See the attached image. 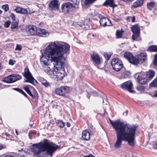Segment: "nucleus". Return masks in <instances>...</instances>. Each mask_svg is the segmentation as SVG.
<instances>
[{
	"mask_svg": "<svg viewBox=\"0 0 157 157\" xmlns=\"http://www.w3.org/2000/svg\"><path fill=\"white\" fill-rule=\"evenodd\" d=\"M70 46L59 41L49 43L43 51L40 64L45 72L56 80H61L65 76L64 66L69 53Z\"/></svg>",
	"mask_w": 157,
	"mask_h": 157,
	"instance_id": "f257e3e1",
	"label": "nucleus"
},
{
	"mask_svg": "<svg viewBox=\"0 0 157 157\" xmlns=\"http://www.w3.org/2000/svg\"><path fill=\"white\" fill-rule=\"evenodd\" d=\"M110 123L116 131L117 139L114 144L115 148L120 147L123 141H127L131 146L135 144V137L137 126L131 124L117 119L112 121L109 119Z\"/></svg>",
	"mask_w": 157,
	"mask_h": 157,
	"instance_id": "f03ea898",
	"label": "nucleus"
},
{
	"mask_svg": "<svg viewBox=\"0 0 157 157\" xmlns=\"http://www.w3.org/2000/svg\"><path fill=\"white\" fill-rule=\"evenodd\" d=\"M60 147L49 140L44 139L43 142L33 144L30 146V148L31 151L36 156H39L40 153L44 151H46L48 155L52 156V153Z\"/></svg>",
	"mask_w": 157,
	"mask_h": 157,
	"instance_id": "7ed1b4c3",
	"label": "nucleus"
},
{
	"mask_svg": "<svg viewBox=\"0 0 157 157\" xmlns=\"http://www.w3.org/2000/svg\"><path fill=\"white\" fill-rule=\"evenodd\" d=\"M111 64L113 69L116 71H118L122 68L123 65L121 60L118 58L113 59Z\"/></svg>",
	"mask_w": 157,
	"mask_h": 157,
	"instance_id": "20e7f679",
	"label": "nucleus"
},
{
	"mask_svg": "<svg viewBox=\"0 0 157 157\" xmlns=\"http://www.w3.org/2000/svg\"><path fill=\"white\" fill-rule=\"evenodd\" d=\"M21 78L19 75L12 74L5 77L2 81L7 83H10L14 82Z\"/></svg>",
	"mask_w": 157,
	"mask_h": 157,
	"instance_id": "39448f33",
	"label": "nucleus"
},
{
	"mask_svg": "<svg viewBox=\"0 0 157 157\" xmlns=\"http://www.w3.org/2000/svg\"><path fill=\"white\" fill-rule=\"evenodd\" d=\"M70 91V87L67 86H62L59 88L56 89L55 92L57 95L66 97L65 94L69 92Z\"/></svg>",
	"mask_w": 157,
	"mask_h": 157,
	"instance_id": "423d86ee",
	"label": "nucleus"
},
{
	"mask_svg": "<svg viewBox=\"0 0 157 157\" xmlns=\"http://www.w3.org/2000/svg\"><path fill=\"white\" fill-rule=\"evenodd\" d=\"M131 31L133 33L132 36V40L135 41L137 40L140 36V28L137 25H133L132 27Z\"/></svg>",
	"mask_w": 157,
	"mask_h": 157,
	"instance_id": "0eeeda50",
	"label": "nucleus"
},
{
	"mask_svg": "<svg viewBox=\"0 0 157 157\" xmlns=\"http://www.w3.org/2000/svg\"><path fill=\"white\" fill-rule=\"evenodd\" d=\"M23 75L26 78V80L24 81V82H29L33 85L35 79L30 72L28 68H26L25 69Z\"/></svg>",
	"mask_w": 157,
	"mask_h": 157,
	"instance_id": "6e6552de",
	"label": "nucleus"
},
{
	"mask_svg": "<svg viewBox=\"0 0 157 157\" xmlns=\"http://www.w3.org/2000/svg\"><path fill=\"white\" fill-rule=\"evenodd\" d=\"M121 87L123 89L127 90L130 93L134 92L133 90V84L131 81L129 80L123 83Z\"/></svg>",
	"mask_w": 157,
	"mask_h": 157,
	"instance_id": "1a4fd4ad",
	"label": "nucleus"
},
{
	"mask_svg": "<svg viewBox=\"0 0 157 157\" xmlns=\"http://www.w3.org/2000/svg\"><path fill=\"white\" fill-rule=\"evenodd\" d=\"M59 4L58 0H52L48 4V7L51 10L58 11Z\"/></svg>",
	"mask_w": 157,
	"mask_h": 157,
	"instance_id": "9d476101",
	"label": "nucleus"
},
{
	"mask_svg": "<svg viewBox=\"0 0 157 157\" xmlns=\"http://www.w3.org/2000/svg\"><path fill=\"white\" fill-rule=\"evenodd\" d=\"M146 58V54L144 53H141L134 57L133 64L138 65L141 61H144Z\"/></svg>",
	"mask_w": 157,
	"mask_h": 157,
	"instance_id": "9b49d317",
	"label": "nucleus"
},
{
	"mask_svg": "<svg viewBox=\"0 0 157 157\" xmlns=\"http://www.w3.org/2000/svg\"><path fill=\"white\" fill-rule=\"evenodd\" d=\"M91 58L95 65L101 64L102 59L97 53H93L91 55Z\"/></svg>",
	"mask_w": 157,
	"mask_h": 157,
	"instance_id": "f8f14e48",
	"label": "nucleus"
},
{
	"mask_svg": "<svg viewBox=\"0 0 157 157\" xmlns=\"http://www.w3.org/2000/svg\"><path fill=\"white\" fill-rule=\"evenodd\" d=\"M147 50L149 52H157V46L151 45L148 48ZM153 63L154 65H157V53L154 56Z\"/></svg>",
	"mask_w": 157,
	"mask_h": 157,
	"instance_id": "ddd939ff",
	"label": "nucleus"
},
{
	"mask_svg": "<svg viewBox=\"0 0 157 157\" xmlns=\"http://www.w3.org/2000/svg\"><path fill=\"white\" fill-rule=\"evenodd\" d=\"M38 28L36 26L30 25L26 28V30L27 33L32 35H36Z\"/></svg>",
	"mask_w": 157,
	"mask_h": 157,
	"instance_id": "4468645a",
	"label": "nucleus"
},
{
	"mask_svg": "<svg viewBox=\"0 0 157 157\" xmlns=\"http://www.w3.org/2000/svg\"><path fill=\"white\" fill-rule=\"evenodd\" d=\"M99 22L100 25L104 27L110 26L112 25L110 21L106 17H101L100 19Z\"/></svg>",
	"mask_w": 157,
	"mask_h": 157,
	"instance_id": "2eb2a0df",
	"label": "nucleus"
},
{
	"mask_svg": "<svg viewBox=\"0 0 157 157\" xmlns=\"http://www.w3.org/2000/svg\"><path fill=\"white\" fill-rule=\"evenodd\" d=\"M73 7L72 4L70 3H64L62 5L61 9L63 12L67 13L70 11Z\"/></svg>",
	"mask_w": 157,
	"mask_h": 157,
	"instance_id": "dca6fc26",
	"label": "nucleus"
},
{
	"mask_svg": "<svg viewBox=\"0 0 157 157\" xmlns=\"http://www.w3.org/2000/svg\"><path fill=\"white\" fill-rule=\"evenodd\" d=\"M36 35L43 37H46L48 36L49 33L45 30L38 28Z\"/></svg>",
	"mask_w": 157,
	"mask_h": 157,
	"instance_id": "f3484780",
	"label": "nucleus"
},
{
	"mask_svg": "<svg viewBox=\"0 0 157 157\" xmlns=\"http://www.w3.org/2000/svg\"><path fill=\"white\" fill-rule=\"evenodd\" d=\"M137 80L140 84L144 85L148 81L146 76L145 75H140L137 77Z\"/></svg>",
	"mask_w": 157,
	"mask_h": 157,
	"instance_id": "a211bd4d",
	"label": "nucleus"
},
{
	"mask_svg": "<svg viewBox=\"0 0 157 157\" xmlns=\"http://www.w3.org/2000/svg\"><path fill=\"white\" fill-rule=\"evenodd\" d=\"M124 58L126 59L131 63L133 64L134 57L129 52H124Z\"/></svg>",
	"mask_w": 157,
	"mask_h": 157,
	"instance_id": "6ab92c4d",
	"label": "nucleus"
},
{
	"mask_svg": "<svg viewBox=\"0 0 157 157\" xmlns=\"http://www.w3.org/2000/svg\"><path fill=\"white\" fill-rule=\"evenodd\" d=\"M18 20L17 19L16 20L12 21L11 24V29L13 32H15L17 30L18 28Z\"/></svg>",
	"mask_w": 157,
	"mask_h": 157,
	"instance_id": "aec40b11",
	"label": "nucleus"
},
{
	"mask_svg": "<svg viewBox=\"0 0 157 157\" xmlns=\"http://www.w3.org/2000/svg\"><path fill=\"white\" fill-rule=\"evenodd\" d=\"M82 139L85 140H89L90 139V134L87 130L83 131L82 132Z\"/></svg>",
	"mask_w": 157,
	"mask_h": 157,
	"instance_id": "412c9836",
	"label": "nucleus"
},
{
	"mask_svg": "<svg viewBox=\"0 0 157 157\" xmlns=\"http://www.w3.org/2000/svg\"><path fill=\"white\" fill-rule=\"evenodd\" d=\"M155 72L153 70H150L146 73V77L148 81L150 80L154 76Z\"/></svg>",
	"mask_w": 157,
	"mask_h": 157,
	"instance_id": "4be33fe9",
	"label": "nucleus"
},
{
	"mask_svg": "<svg viewBox=\"0 0 157 157\" xmlns=\"http://www.w3.org/2000/svg\"><path fill=\"white\" fill-rule=\"evenodd\" d=\"M14 10L17 13L23 14H26L28 13V10L26 9L21 7H16Z\"/></svg>",
	"mask_w": 157,
	"mask_h": 157,
	"instance_id": "5701e85b",
	"label": "nucleus"
},
{
	"mask_svg": "<svg viewBox=\"0 0 157 157\" xmlns=\"http://www.w3.org/2000/svg\"><path fill=\"white\" fill-rule=\"evenodd\" d=\"M103 5L105 6H109L111 7L116 6L114 4V0H106Z\"/></svg>",
	"mask_w": 157,
	"mask_h": 157,
	"instance_id": "b1692460",
	"label": "nucleus"
},
{
	"mask_svg": "<svg viewBox=\"0 0 157 157\" xmlns=\"http://www.w3.org/2000/svg\"><path fill=\"white\" fill-rule=\"evenodd\" d=\"M144 0H137L133 3V6L136 8L142 6L144 3Z\"/></svg>",
	"mask_w": 157,
	"mask_h": 157,
	"instance_id": "393cba45",
	"label": "nucleus"
},
{
	"mask_svg": "<svg viewBox=\"0 0 157 157\" xmlns=\"http://www.w3.org/2000/svg\"><path fill=\"white\" fill-rule=\"evenodd\" d=\"M57 125L60 128H63L65 126V123L62 121L56 120L55 121Z\"/></svg>",
	"mask_w": 157,
	"mask_h": 157,
	"instance_id": "a878e982",
	"label": "nucleus"
},
{
	"mask_svg": "<svg viewBox=\"0 0 157 157\" xmlns=\"http://www.w3.org/2000/svg\"><path fill=\"white\" fill-rule=\"evenodd\" d=\"M112 55V54L109 53L108 54L107 52H105L104 54V56L106 59L105 61V64H107V63L108 62V61L109 60L110 57Z\"/></svg>",
	"mask_w": 157,
	"mask_h": 157,
	"instance_id": "bb28decb",
	"label": "nucleus"
},
{
	"mask_svg": "<svg viewBox=\"0 0 157 157\" xmlns=\"http://www.w3.org/2000/svg\"><path fill=\"white\" fill-rule=\"evenodd\" d=\"M130 73L129 71H126L123 72L121 75L122 78H127L130 75Z\"/></svg>",
	"mask_w": 157,
	"mask_h": 157,
	"instance_id": "cd10ccee",
	"label": "nucleus"
},
{
	"mask_svg": "<svg viewBox=\"0 0 157 157\" xmlns=\"http://www.w3.org/2000/svg\"><path fill=\"white\" fill-rule=\"evenodd\" d=\"M155 4L153 2H150L149 3H147V8L150 10H151L155 6Z\"/></svg>",
	"mask_w": 157,
	"mask_h": 157,
	"instance_id": "c85d7f7f",
	"label": "nucleus"
},
{
	"mask_svg": "<svg viewBox=\"0 0 157 157\" xmlns=\"http://www.w3.org/2000/svg\"><path fill=\"white\" fill-rule=\"evenodd\" d=\"M124 31L123 30H118L116 32V36L117 38H119L121 37L122 35V33Z\"/></svg>",
	"mask_w": 157,
	"mask_h": 157,
	"instance_id": "c756f323",
	"label": "nucleus"
},
{
	"mask_svg": "<svg viewBox=\"0 0 157 157\" xmlns=\"http://www.w3.org/2000/svg\"><path fill=\"white\" fill-rule=\"evenodd\" d=\"M97 0H85L84 3L86 5H89L93 3Z\"/></svg>",
	"mask_w": 157,
	"mask_h": 157,
	"instance_id": "7c9ffc66",
	"label": "nucleus"
},
{
	"mask_svg": "<svg viewBox=\"0 0 157 157\" xmlns=\"http://www.w3.org/2000/svg\"><path fill=\"white\" fill-rule=\"evenodd\" d=\"M13 90L20 93L26 97L27 96V95L26 94V93L21 89H20L18 88H13Z\"/></svg>",
	"mask_w": 157,
	"mask_h": 157,
	"instance_id": "2f4dec72",
	"label": "nucleus"
},
{
	"mask_svg": "<svg viewBox=\"0 0 157 157\" xmlns=\"http://www.w3.org/2000/svg\"><path fill=\"white\" fill-rule=\"evenodd\" d=\"M24 89L27 92V93L31 96L33 97V95L30 90L28 86H25L24 87Z\"/></svg>",
	"mask_w": 157,
	"mask_h": 157,
	"instance_id": "473e14b6",
	"label": "nucleus"
},
{
	"mask_svg": "<svg viewBox=\"0 0 157 157\" xmlns=\"http://www.w3.org/2000/svg\"><path fill=\"white\" fill-rule=\"evenodd\" d=\"M150 85L152 86L157 87V77L150 83Z\"/></svg>",
	"mask_w": 157,
	"mask_h": 157,
	"instance_id": "72a5a7b5",
	"label": "nucleus"
},
{
	"mask_svg": "<svg viewBox=\"0 0 157 157\" xmlns=\"http://www.w3.org/2000/svg\"><path fill=\"white\" fill-rule=\"evenodd\" d=\"M2 8L5 12L7 11L9 9L8 5L7 4L2 5Z\"/></svg>",
	"mask_w": 157,
	"mask_h": 157,
	"instance_id": "f704fd0d",
	"label": "nucleus"
},
{
	"mask_svg": "<svg viewBox=\"0 0 157 157\" xmlns=\"http://www.w3.org/2000/svg\"><path fill=\"white\" fill-rule=\"evenodd\" d=\"M136 88L139 91H142L144 90L145 88L143 86L139 85L137 86Z\"/></svg>",
	"mask_w": 157,
	"mask_h": 157,
	"instance_id": "c9c22d12",
	"label": "nucleus"
},
{
	"mask_svg": "<svg viewBox=\"0 0 157 157\" xmlns=\"http://www.w3.org/2000/svg\"><path fill=\"white\" fill-rule=\"evenodd\" d=\"M11 24V22L10 21H7L5 22L4 24V26L6 28H8L9 27L10 25Z\"/></svg>",
	"mask_w": 157,
	"mask_h": 157,
	"instance_id": "e433bc0d",
	"label": "nucleus"
},
{
	"mask_svg": "<svg viewBox=\"0 0 157 157\" xmlns=\"http://www.w3.org/2000/svg\"><path fill=\"white\" fill-rule=\"evenodd\" d=\"M16 63V61L13 59H10L9 60V64L11 65H13Z\"/></svg>",
	"mask_w": 157,
	"mask_h": 157,
	"instance_id": "4c0bfd02",
	"label": "nucleus"
},
{
	"mask_svg": "<svg viewBox=\"0 0 157 157\" xmlns=\"http://www.w3.org/2000/svg\"><path fill=\"white\" fill-rule=\"evenodd\" d=\"M21 46L20 45L17 44L15 50H21Z\"/></svg>",
	"mask_w": 157,
	"mask_h": 157,
	"instance_id": "58836bf2",
	"label": "nucleus"
},
{
	"mask_svg": "<svg viewBox=\"0 0 157 157\" xmlns=\"http://www.w3.org/2000/svg\"><path fill=\"white\" fill-rule=\"evenodd\" d=\"M43 85L46 87H48L50 86V84L47 81L46 82L43 83Z\"/></svg>",
	"mask_w": 157,
	"mask_h": 157,
	"instance_id": "ea45409f",
	"label": "nucleus"
},
{
	"mask_svg": "<svg viewBox=\"0 0 157 157\" xmlns=\"http://www.w3.org/2000/svg\"><path fill=\"white\" fill-rule=\"evenodd\" d=\"M10 17L13 19L12 21H13L14 20H16L17 19H15V16L14 14L13 13H12L11 14Z\"/></svg>",
	"mask_w": 157,
	"mask_h": 157,
	"instance_id": "a19ab883",
	"label": "nucleus"
},
{
	"mask_svg": "<svg viewBox=\"0 0 157 157\" xmlns=\"http://www.w3.org/2000/svg\"><path fill=\"white\" fill-rule=\"evenodd\" d=\"M40 82L41 84L43 85V83H45L47 82V81L46 80H45L44 78H42L40 80Z\"/></svg>",
	"mask_w": 157,
	"mask_h": 157,
	"instance_id": "79ce46f5",
	"label": "nucleus"
},
{
	"mask_svg": "<svg viewBox=\"0 0 157 157\" xmlns=\"http://www.w3.org/2000/svg\"><path fill=\"white\" fill-rule=\"evenodd\" d=\"M92 94L94 96H96L98 95V93L94 91L92 93Z\"/></svg>",
	"mask_w": 157,
	"mask_h": 157,
	"instance_id": "37998d69",
	"label": "nucleus"
},
{
	"mask_svg": "<svg viewBox=\"0 0 157 157\" xmlns=\"http://www.w3.org/2000/svg\"><path fill=\"white\" fill-rule=\"evenodd\" d=\"M153 96L154 97H157V91H155Z\"/></svg>",
	"mask_w": 157,
	"mask_h": 157,
	"instance_id": "c03bdc74",
	"label": "nucleus"
},
{
	"mask_svg": "<svg viewBox=\"0 0 157 157\" xmlns=\"http://www.w3.org/2000/svg\"><path fill=\"white\" fill-rule=\"evenodd\" d=\"M5 147V146L3 145L2 144H0V150L3 148H4Z\"/></svg>",
	"mask_w": 157,
	"mask_h": 157,
	"instance_id": "a18cd8bd",
	"label": "nucleus"
},
{
	"mask_svg": "<svg viewBox=\"0 0 157 157\" xmlns=\"http://www.w3.org/2000/svg\"><path fill=\"white\" fill-rule=\"evenodd\" d=\"M128 111H126L124 113H123V115H125V116H127L128 114Z\"/></svg>",
	"mask_w": 157,
	"mask_h": 157,
	"instance_id": "49530a36",
	"label": "nucleus"
},
{
	"mask_svg": "<svg viewBox=\"0 0 157 157\" xmlns=\"http://www.w3.org/2000/svg\"><path fill=\"white\" fill-rule=\"evenodd\" d=\"M154 147L155 148H157V141H156L155 143L153 145Z\"/></svg>",
	"mask_w": 157,
	"mask_h": 157,
	"instance_id": "de8ad7c7",
	"label": "nucleus"
},
{
	"mask_svg": "<svg viewBox=\"0 0 157 157\" xmlns=\"http://www.w3.org/2000/svg\"><path fill=\"white\" fill-rule=\"evenodd\" d=\"M84 157H94L92 155H85Z\"/></svg>",
	"mask_w": 157,
	"mask_h": 157,
	"instance_id": "09e8293b",
	"label": "nucleus"
},
{
	"mask_svg": "<svg viewBox=\"0 0 157 157\" xmlns=\"http://www.w3.org/2000/svg\"><path fill=\"white\" fill-rule=\"evenodd\" d=\"M66 125L67 127H70L71 125V124L69 122H67Z\"/></svg>",
	"mask_w": 157,
	"mask_h": 157,
	"instance_id": "8fccbe9b",
	"label": "nucleus"
},
{
	"mask_svg": "<svg viewBox=\"0 0 157 157\" xmlns=\"http://www.w3.org/2000/svg\"><path fill=\"white\" fill-rule=\"evenodd\" d=\"M28 11V10H29V14H31V13H33L34 12L33 11H31L30 10H29V9H28V10H27Z\"/></svg>",
	"mask_w": 157,
	"mask_h": 157,
	"instance_id": "3c124183",
	"label": "nucleus"
},
{
	"mask_svg": "<svg viewBox=\"0 0 157 157\" xmlns=\"http://www.w3.org/2000/svg\"><path fill=\"white\" fill-rule=\"evenodd\" d=\"M4 157H14L13 156L11 155H7L5 156Z\"/></svg>",
	"mask_w": 157,
	"mask_h": 157,
	"instance_id": "603ef678",
	"label": "nucleus"
},
{
	"mask_svg": "<svg viewBox=\"0 0 157 157\" xmlns=\"http://www.w3.org/2000/svg\"><path fill=\"white\" fill-rule=\"evenodd\" d=\"M82 0H77L75 1V2L77 3H79L80 2V1H82Z\"/></svg>",
	"mask_w": 157,
	"mask_h": 157,
	"instance_id": "864d4df0",
	"label": "nucleus"
},
{
	"mask_svg": "<svg viewBox=\"0 0 157 157\" xmlns=\"http://www.w3.org/2000/svg\"><path fill=\"white\" fill-rule=\"evenodd\" d=\"M5 135L6 136H8V137H9V136H10V134L8 133H5Z\"/></svg>",
	"mask_w": 157,
	"mask_h": 157,
	"instance_id": "5fc2aeb1",
	"label": "nucleus"
},
{
	"mask_svg": "<svg viewBox=\"0 0 157 157\" xmlns=\"http://www.w3.org/2000/svg\"><path fill=\"white\" fill-rule=\"evenodd\" d=\"M135 17H132V22H134L135 21Z\"/></svg>",
	"mask_w": 157,
	"mask_h": 157,
	"instance_id": "6e6d98bb",
	"label": "nucleus"
},
{
	"mask_svg": "<svg viewBox=\"0 0 157 157\" xmlns=\"http://www.w3.org/2000/svg\"><path fill=\"white\" fill-rule=\"evenodd\" d=\"M103 102H104V100H105V101H107V100L105 99V98H103Z\"/></svg>",
	"mask_w": 157,
	"mask_h": 157,
	"instance_id": "4d7b16f0",
	"label": "nucleus"
},
{
	"mask_svg": "<svg viewBox=\"0 0 157 157\" xmlns=\"http://www.w3.org/2000/svg\"><path fill=\"white\" fill-rule=\"evenodd\" d=\"M16 134L17 135H18L17 132L16 130Z\"/></svg>",
	"mask_w": 157,
	"mask_h": 157,
	"instance_id": "13d9d810",
	"label": "nucleus"
},
{
	"mask_svg": "<svg viewBox=\"0 0 157 157\" xmlns=\"http://www.w3.org/2000/svg\"><path fill=\"white\" fill-rule=\"evenodd\" d=\"M2 13V11L0 10V14H1Z\"/></svg>",
	"mask_w": 157,
	"mask_h": 157,
	"instance_id": "bf43d9fd",
	"label": "nucleus"
},
{
	"mask_svg": "<svg viewBox=\"0 0 157 157\" xmlns=\"http://www.w3.org/2000/svg\"><path fill=\"white\" fill-rule=\"evenodd\" d=\"M92 36H95V35L94 34H92Z\"/></svg>",
	"mask_w": 157,
	"mask_h": 157,
	"instance_id": "052dcab7",
	"label": "nucleus"
},
{
	"mask_svg": "<svg viewBox=\"0 0 157 157\" xmlns=\"http://www.w3.org/2000/svg\"><path fill=\"white\" fill-rule=\"evenodd\" d=\"M104 112H105V113H106V112L105 111V109H104Z\"/></svg>",
	"mask_w": 157,
	"mask_h": 157,
	"instance_id": "680f3d73",
	"label": "nucleus"
}]
</instances>
